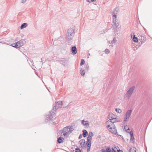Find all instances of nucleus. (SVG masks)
I'll list each match as a JSON object with an SVG mask.
<instances>
[{
    "mask_svg": "<svg viewBox=\"0 0 152 152\" xmlns=\"http://www.w3.org/2000/svg\"><path fill=\"white\" fill-rule=\"evenodd\" d=\"M62 102L59 101L55 102V104L53 105V108L50 112V114L47 115L45 121L46 122L52 120L55 117L56 112V108H61L62 106Z\"/></svg>",
    "mask_w": 152,
    "mask_h": 152,
    "instance_id": "1",
    "label": "nucleus"
},
{
    "mask_svg": "<svg viewBox=\"0 0 152 152\" xmlns=\"http://www.w3.org/2000/svg\"><path fill=\"white\" fill-rule=\"evenodd\" d=\"M113 22L114 26L113 28L115 36L118 38V34H120V32L121 29V26L119 25V22L117 18L113 19Z\"/></svg>",
    "mask_w": 152,
    "mask_h": 152,
    "instance_id": "2",
    "label": "nucleus"
},
{
    "mask_svg": "<svg viewBox=\"0 0 152 152\" xmlns=\"http://www.w3.org/2000/svg\"><path fill=\"white\" fill-rule=\"evenodd\" d=\"M75 34L74 29L71 28L68 29L66 34V41L69 44L71 45L72 43Z\"/></svg>",
    "mask_w": 152,
    "mask_h": 152,
    "instance_id": "3",
    "label": "nucleus"
},
{
    "mask_svg": "<svg viewBox=\"0 0 152 152\" xmlns=\"http://www.w3.org/2000/svg\"><path fill=\"white\" fill-rule=\"evenodd\" d=\"M115 122L108 121L107 122V127L109 128L108 130L114 134H116L117 133V130L114 124Z\"/></svg>",
    "mask_w": 152,
    "mask_h": 152,
    "instance_id": "4",
    "label": "nucleus"
},
{
    "mask_svg": "<svg viewBox=\"0 0 152 152\" xmlns=\"http://www.w3.org/2000/svg\"><path fill=\"white\" fill-rule=\"evenodd\" d=\"M73 130V129L71 126H66L63 129L61 134H62L64 137L67 138Z\"/></svg>",
    "mask_w": 152,
    "mask_h": 152,
    "instance_id": "5",
    "label": "nucleus"
},
{
    "mask_svg": "<svg viewBox=\"0 0 152 152\" xmlns=\"http://www.w3.org/2000/svg\"><path fill=\"white\" fill-rule=\"evenodd\" d=\"M133 37V41L134 42V50H137L141 45L140 39H138L134 34Z\"/></svg>",
    "mask_w": 152,
    "mask_h": 152,
    "instance_id": "6",
    "label": "nucleus"
},
{
    "mask_svg": "<svg viewBox=\"0 0 152 152\" xmlns=\"http://www.w3.org/2000/svg\"><path fill=\"white\" fill-rule=\"evenodd\" d=\"M26 43V41L24 39H22L17 42H16L13 43L12 45V46L17 48H20L21 46L23 45Z\"/></svg>",
    "mask_w": 152,
    "mask_h": 152,
    "instance_id": "7",
    "label": "nucleus"
},
{
    "mask_svg": "<svg viewBox=\"0 0 152 152\" xmlns=\"http://www.w3.org/2000/svg\"><path fill=\"white\" fill-rule=\"evenodd\" d=\"M124 129L127 132L129 133L131 136L130 141H132L133 140V132L126 125L124 126Z\"/></svg>",
    "mask_w": 152,
    "mask_h": 152,
    "instance_id": "8",
    "label": "nucleus"
},
{
    "mask_svg": "<svg viewBox=\"0 0 152 152\" xmlns=\"http://www.w3.org/2000/svg\"><path fill=\"white\" fill-rule=\"evenodd\" d=\"M133 92V86L130 88L128 91L125 95L124 97L129 98L130 97Z\"/></svg>",
    "mask_w": 152,
    "mask_h": 152,
    "instance_id": "9",
    "label": "nucleus"
},
{
    "mask_svg": "<svg viewBox=\"0 0 152 152\" xmlns=\"http://www.w3.org/2000/svg\"><path fill=\"white\" fill-rule=\"evenodd\" d=\"M132 110H128L126 112V117L124 118V121L126 122L127 121V119H128L130 117L132 112Z\"/></svg>",
    "mask_w": 152,
    "mask_h": 152,
    "instance_id": "10",
    "label": "nucleus"
},
{
    "mask_svg": "<svg viewBox=\"0 0 152 152\" xmlns=\"http://www.w3.org/2000/svg\"><path fill=\"white\" fill-rule=\"evenodd\" d=\"M93 135V133L91 132H90L88 133V135L87 138V142L86 144L89 143L90 144L91 143L92 137Z\"/></svg>",
    "mask_w": 152,
    "mask_h": 152,
    "instance_id": "11",
    "label": "nucleus"
},
{
    "mask_svg": "<svg viewBox=\"0 0 152 152\" xmlns=\"http://www.w3.org/2000/svg\"><path fill=\"white\" fill-rule=\"evenodd\" d=\"M118 8H115L113 12L112 17L113 19L116 18L117 16L116 14L118 13Z\"/></svg>",
    "mask_w": 152,
    "mask_h": 152,
    "instance_id": "12",
    "label": "nucleus"
},
{
    "mask_svg": "<svg viewBox=\"0 0 152 152\" xmlns=\"http://www.w3.org/2000/svg\"><path fill=\"white\" fill-rule=\"evenodd\" d=\"M146 39L145 35L141 36L140 39V45L146 41Z\"/></svg>",
    "mask_w": 152,
    "mask_h": 152,
    "instance_id": "13",
    "label": "nucleus"
},
{
    "mask_svg": "<svg viewBox=\"0 0 152 152\" xmlns=\"http://www.w3.org/2000/svg\"><path fill=\"white\" fill-rule=\"evenodd\" d=\"M85 140L83 139L81 140L79 142V143L80 144V146L82 148L85 147Z\"/></svg>",
    "mask_w": 152,
    "mask_h": 152,
    "instance_id": "14",
    "label": "nucleus"
},
{
    "mask_svg": "<svg viewBox=\"0 0 152 152\" xmlns=\"http://www.w3.org/2000/svg\"><path fill=\"white\" fill-rule=\"evenodd\" d=\"M82 124L84 126H86V127L89 126V123L88 121L83 120L81 121Z\"/></svg>",
    "mask_w": 152,
    "mask_h": 152,
    "instance_id": "15",
    "label": "nucleus"
},
{
    "mask_svg": "<svg viewBox=\"0 0 152 152\" xmlns=\"http://www.w3.org/2000/svg\"><path fill=\"white\" fill-rule=\"evenodd\" d=\"M72 52L74 54H76L77 53V50L76 47L75 46H73L71 49Z\"/></svg>",
    "mask_w": 152,
    "mask_h": 152,
    "instance_id": "16",
    "label": "nucleus"
},
{
    "mask_svg": "<svg viewBox=\"0 0 152 152\" xmlns=\"http://www.w3.org/2000/svg\"><path fill=\"white\" fill-rule=\"evenodd\" d=\"M88 134V132L86 130L83 129V136L84 137H86Z\"/></svg>",
    "mask_w": 152,
    "mask_h": 152,
    "instance_id": "17",
    "label": "nucleus"
},
{
    "mask_svg": "<svg viewBox=\"0 0 152 152\" xmlns=\"http://www.w3.org/2000/svg\"><path fill=\"white\" fill-rule=\"evenodd\" d=\"M114 116H115L113 114H111L109 115L108 118L110 121H112L114 119H116V118L114 117Z\"/></svg>",
    "mask_w": 152,
    "mask_h": 152,
    "instance_id": "18",
    "label": "nucleus"
},
{
    "mask_svg": "<svg viewBox=\"0 0 152 152\" xmlns=\"http://www.w3.org/2000/svg\"><path fill=\"white\" fill-rule=\"evenodd\" d=\"M27 25V24L26 23H24L22 24L20 26V28L21 29H23L26 28Z\"/></svg>",
    "mask_w": 152,
    "mask_h": 152,
    "instance_id": "19",
    "label": "nucleus"
},
{
    "mask_svg": "<svg viewBox=\"0 0 152 152\" xmlns=\"http://www.w3.org/2000/svg\"><path fill=\"white\" fill-rule=\"evenodd\" d=\"M64 138L61 137H60L58 138L57 141L59 143H61L63 142V140Z\"/></svg>",
    "mask_w": 152,
    "mask_h": 152,
    "instance_id": "20",
    "label": "nucleus"
},
{
    "mask_svg": "<svg viewBox=\"0 0 152 152\" xmlns=\"http://www.w3.org/2000/svg\"><path fill=\"white\" fill-rule=\"evenodd\" d=\"M86 145L87 146V150L88 152L90 150V147L91 146V144L89 143H88V144H86Z\"/></svg>",
    "mask_w": 152,
    "mask_h": 152,
    "instance_id": "21",
    "label": "nucleus"
},
{
    "mask_svg": "<svg viewBox=\"0 0 152 152\" xmlns=\"http://www.w3.org/2000/svg\"><path fill=\"white\" fill-rule=\"evenodd\" d=\"M117 42V39L116 38V37H115L113 38V40L112 41H110V42H111V43H112V42H113L114 44H115V43L116 42Z\"/></svg>",
    "mask_w": 152,
    "mask_h": 152,
    "instance_id": "22",
    "label": "nucleus"
},
{
    "mask_svg": "<svg viewBox=\"0 0 152 152\" xmlns=\"http://www.w3.org/2000/svg\"><path fill=\"white\" fill-rule=\"evenodd\" d=\"M115 111L119 113H121V112H122L121 110L120 109H118V108H116L115 109Z\"/></svg>",
    "mask_w": 152,
    "mask_h": 152,
    "instance_id": "23",
    "label": "nucleus"
},
{
    "mask_svg": "<svg viewBox=\"0 0 152 152\" xmlns=\"http://www.w3.org/2000/svg\"><path fill=\"white\" fill-rule=\"evenodd\" d=\"M105 152H111V150L110 147H107L106 150H105Z\"/></svg>",
    "mask_w": 152,
    "mask_h": 152,
    "instance_id": "24",
    "label": "nucleus"
},
{
    "mask_svg": "<svg viewBox=\"0 0 152 152\" xmlns=\"http://www.w3.org/2000/svg\"><path fill=\"white\" fill-rule=\"evenodd\" d=\"M85 61L83 59H81L80 65L81 66H82V65H83V64H85Z\"/></svg>",
    "mask_w": 152,
    "mask_h": 152,
    "instance_id": "25",
    "label": "nucleus"
},
{
    "mask_svg": "<svg viewBox=\"0 0 152 152\" xmlns=\"http://www.w3.org/2000/svg\"><path fill=\"white\" fill-rule=\"evenodd\" d=\"M85 70L87 71H88L89 69V66L88 64H86L85 65Z\"/></svg>",
    "mask_w": 152,
    "mask_h": 152,
    "instance_id": "26",
    "label": "nucleus"
},
{
    "mask_svg": "<svg viewBox=\"0 0 152 152\" xmlns=\"http://www.w3.org/2000/svg\"><path fill=\"white\" fill-rule=\"evenodd\" d=\"M110 52V50L108 49H106L104 50V53H105L108 54Z\"/></svg>",
    "mask_w": 152,
    "mask_h": 152,
    "instance_id": "27",
    "label": "nucleus"
},
{
    "mask_svg": "<svg viewBox=\"0 0 152 152\" xmlns=\"http://www.w3.org/2000/svg\"><path fill=\"white\" fill-rule=\"evenodd\" d=\"M80 74L81 75L83 76L85 75V72L84 71V70H82V69L81 70H80Z\"/></svg>",
    "mask_w": 152,
    "mask_h": 152,
    "instance_id": "28",
    "label": "nucleus"
},
{
    "mask_svg": "<svg viewBox=\"0 0 152 152\" xmlns=\"http://www.w3.org/2000/svg\"><path fill=\"white\" fill-rule=\"evenodd\" d=\"M108 44H110V45H109V46H111L112 47H113V46H114V45H113L114 43H113V42H112V43H111V42H110V41H108Z\"/></svg>",
    "mask_w": 152,
    "mask_h": 152,
    "instance_id": "29",
    "label": "nucleus"
},
{
    "mask_svg": "<svg viewBox=\"0 0 152 152\" xmlns=\"http://www.w3.org/2000/svg\"><path fill=\"white\" fill-rule=\"evenodd\" d=\"M75 152H81L80 149L77 148L75 149Z\"/></svg>",
    "mask_w": 152,
    "mask_h": 152,
    "instance_id": "30",
    "label": "nucleus"
},
{
    "mask_svg": "<svg viewBox=\"0 0 152 152\" xmlns=\"http://www.w3.org/2000/svg\"><path fill=\"white\" fill-rule=\"evenodd\" d=\"M113 148L114 149H116L117 150H119L118 149H119V148L118 146L115 145L114 146Z\"/></svg>",
    "mask_w": 152,
    "mask_h": 152,
    "instance_id": "31",
    "label": "nucleus"
},
{
    "mask_svg": "<svg viewBox=\"0 0 152 152\" xmlns=\"http://www.w3.org/2000/svg\"><path fill=\"white\" fill-rule=\"evenodd\" d=\"M61 61L62 62L63 61H64V63H66V62L67 61L66 60L63 59V60H62L61 61Z\"/></svg>",
    "mask_w": 152,
    "mask_h": 152,
    "instance_id": "32",
    "label": "nucleus"
},
{
    "mask_svg": "<svg viewBox=\"0 0 152 152\" xmlns=\"http://www.w3.org/2000/svg\"><path fill=\"white\" fill-rule=\"evenodd\" d=\"M112 149L113 150V151L112 152H117V151H116L114 149V148H112Z\"/></svg>",
    "mask_w": 152,
    "mask_h": 152,
    "instance_id": "33",
    "label": "nucleus"
},
{
    "mask_svg": "<svg viewBox=\"0 0 152 152\" xmlns=\"http://www.w3.org/2000/svg\"><path fill=\"white\" fill-rule=\"evenodd\" d=\"M26 1V0H21V2L22 3H25Z\"/></svg>",
    "mask_w": 152,
    "mask_h": 152,
    "instance_id": "34",
    "label": "nucleus"
},
{
    "mask_svg": "<svg viewBox=\"0 0 152 152\" xmlns=\"http://www.w3.org/2000/svg\"><path fill=\"white\" fill-rule=\"evenodd\" d=\"M44 58H41V62H42V63H44L45 62V61L43 60Z\"/></svg>",
    "mask_w": 152,
    "mask_h": 152,
    "instance_id": "35",
    "label": "nucleus"
},
{
    "mask_svg": "<svg viewBox=\"0 0 152 152\" xmlns=\"http://www.w3.org/2000/svg\"><path fill=\"white\" fill-rule=\"evenodd\" d=\"M117 152H123L122 150H120V149L118 150H117Z\"/></svg>",
    "mask_w": 152,
    "mask_h": 152,
    "instance_id": "36",
    "label": "nucleus"
},
{
    "mask_svg": "<svg viewBox=\"0 0 152 152\" xmlns=\"http://www.w3.org/2000/svg\"><path fill=\"white\" fill-rule=\"evenodd\" d=\"M82 137V134H80L79 136V139H80Z\"/></svg>",
    "mask_w": 152,
    "mask_h": 152,
    "instance_id": "37",
    "label": "nucleus"
},
{
    "mask_svg": "<svg viewBox=\"0 0 152 152\" xmlns=\"http://www.w3.org/2000/svg\"><path fill=\"white\" fill-rule=\"evenodd\" d=\"M101 152H105V150L104 149H102L101 150Z\"/></svg>",
    "mask_w": 152,
    "mask_h": 152,
    "instance_id": "38",
    "label": "nucleus"
},
{
    "mask_svg": "<svg viewBox=\"0 0 152 152\" xmlns=\"http://www.w3.org/2000/svg\"><path fill=\"white\" fill-rule=\"evenodd\" d=\"M132 33L131 34V38L132 40L133 41V38H132Z\"/></svg>",
    "mask_w": 152,
    "mask_h": 152,
    "instance_id": "39",
    "label": "nucleus"
},
{
    "mask_svg": "<svg viewBox=\"0 0 152 152\" xmlns=\"http://www.w3.org/2000/svg\"><path fill=\"white\" fill-rule=\"evenodd\" d=\"M134 152H136V148L135 147H134Z\"/></svg>",
    "mask_w": 152,
    "mask_h": 152,
    "instance_id": "40",
    "label": "nucleus"
},
{
    "mask_svg": "<svg viewBox=\"0 0 152 152\" xmlns=\"http://www.w3.org/2000/svg\"><path fill=\"white\" fill-rule=\"evenodd\" d=\"M96 0H91L90 1L91 2H92L93 1H96Z\"/></svg>",
    "mask_w": 152,
    "mask_h": 152,
    "instance_id": "41",
    "label": "nucleus"
},
{
    "mask_svg": "<svg viewBox=\"0 0 152 152\" xmlns=\"http://www.w3.org/2000/svg\"><path fill=\"white\" fill-rule=\"evenodd\" d=\"M91 1V0H87V1L88 2H91L90 1Z\"/></svg>",
    "mask_w": 152,
    "mask_h": 152,
    "instance_id": "42",
    "label": "nucleus"
},
{
    "mask_svg": "<svg viewBox=\"0 0 152 152\" xmlns=\"http://www.w3.org/2000/svg\"><path fill=\"white\" fill-rule=\"evenodd\" d=\"M133 139H134V137Z\"/></svg>",
    "mask_w": 152,
    "mask_h": 152,
    "instance_id": "43",
    "label": "nucleus"
},
{
    "mask_svg": "<svg viewBox=\"0 0 152 152\" xmlns=\"http://www.w3.org/2000/svg\"><path fill=\"white\" fill-rule=\"evenodd\" d=\"M133 88H134H134H135V86H134V87H133Z\"/></svg>",
    "mask_w": 152,
    "mask_h": 152,
    "instance_id": "44",
    "label": "nucleus"
},
{
    "mask_svg": "<svg viewBox=\"0 0 152 152\" xmlns=\"http://www.w3.org/2000/svg\"><path fill=\"white\" fill-rule=\"evenodd\" d=\"M70 104V103H69V104H68V105H67V106H69V105Z\"/></svg>",
    "mask_w": 152,
    "mask_h": 152,
    "instance_id": "45",
    "label": "nucleus"
},
{
    "mask_svg": "<svg viewBox=\"0 0 152 152\" xmlns=\"http://www.w3.org/2000/svg\"><path fill=\"white\" fill-rule=\"evenodd\" d=\"M129 152H131V150H129Z\"/></svg>",
    "mask_w": 152,
    "mask_h": 152,
    "instance_id": "46",
    "label": "nucleus"
},
{
    "mask_svg": "<svg viewBox=\"0 0 152 152\" xmlns=\"http://www.w3.org/2000/svg\"><path fill=\"white\" fill-rule=\"evenodd\" d=\"M111 152H112V151H111Z\"/></svg>",
    "mask_w": 152,
    "mask_h": 152,
    "instance_id": "47",
    "label": "nucleus"
}]
</instances>
